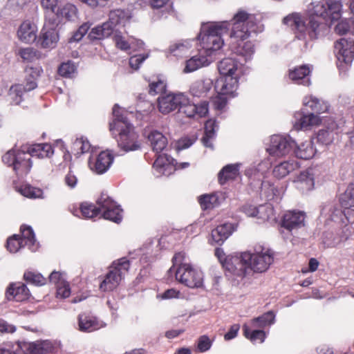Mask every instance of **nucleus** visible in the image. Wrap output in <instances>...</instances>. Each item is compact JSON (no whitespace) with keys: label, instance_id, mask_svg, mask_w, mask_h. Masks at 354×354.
<instances>
[{"label":"nucleus","instance_id":"e433bc0d","mask_svg":"<svg viewBox=\"0 0 354 354\" xmlns=\"http://www.w3.org/2000/svg\"><path fill=\"white\" fill-rule=\"evenodd\" d=\"M239 164H231L225 166L218 174L221 184H224L227 180L234 179L239 174Z\"/></svg>","mask_w":354,"mask_h":354},{"label":"nucleus","instance_id":"20e7f679","mask_svg":"<svg viewBox=\"0 0 354 354\" xmlns=\"http://www.w3.org/2000/svg\"><path fill=\"white\" fill-rule=\"evenodd\" d=\"M113 120L110 123V131L118 132V147L125 152L135 151L140 148L138 141V136L134 130L133 126L126 117L121 113L118 104L113 108Z\"/></svg>","mask_w":354,"mask_h":354},{"label":"nucleus","instance_id":"9b49d317","mask_svg":"<svg viewBox=\"0 0 354 354\" xmlns=\"http://www.w3.org/2000/svg\"><path fill=\"white\" fill-rule=\"evenodd\" d=\"M100 211L105 219L120 223L122 220V209L109 196L102 194L97 201Z\"/></svg>","mask_w":354,"mask_h":354},{"label":"nucleus","instance_id":"13d9d810","mask_svg":"<svg viewBox=\"0 0 354 354\" xmlns=\"http://www.w3.org/2000/svg\"><path fill=\"white\" fill-rule=\"evenodd\" d=\"M149 93L151 95H156L159 93H163L167 87V84L163 80H158V81L152 82L149 85Z\"/></svg>","mask_w":354,"mask_h":354},{"label":"nucleus","instance_id":"4d7b16f0","mask_svg":"<svg viewBox=\"0 0 354 354\" xmlns=\"http://www.w3.org/2000/svg\"><path fill=\"white\" fill-rule=\"evenodd\" d=\"M263 163L261 162L258 165L257 167H250L245 171V175L248 176L250 178L257 179L259 180H261L263 178H264V171H262V167L263 166Z\"/></svg>","mask_w":354,"mask_h":354},{"label":"nucleus","instance_id":"423d86ee","mask_svg":"<svg viewBox=\"0 0 354 354\" xmlns=\"http://www.w3.org/2000/svg\"><path fill=\"white\" fill-rule=\"evenodd\" d=\"M129 19L130 15L127 11L121 9L111 10L109 15V20L93 28L88 34V38L91 41L107 38L113 32L119 31L120 28L124 27Z\"/></svg>","mask_w":354,"mask_h":354},{"label":"nucleus","instance_id":"f03ea898","mask_svg":"<svg viewBox=\"0 0 354 354\" xmlns=\"http://www.w3.org/2000/svg\"><path fill=\"white\" fill-rule=\"evenodd\" d=\"M230 37L233 40L232 51L243 58L250 60L255 52L254 46L251 41H244L252 32L263 31V26L257 21L254 15L240 9L232 19Z\"/></svg>","mask_w":354,"mask_h":354},{"label":"nucleus","instance_id":"4c0bfd02","mask_svg":"<svg viewBox=\"0 0 354 354\" xmlns=\"http://www.w3.org/2000/svg\"><path fill=\"white\" fill-rule=\"evenodd\" d=\"M152 149L157 153L162 151L166 147L167 138L159 131H152L148 136Z\"/></svg>","mask_w":354,"mask_h":354},{"label":"nucleus","instance_id":"4468645a","mask_svg":"<svg viewBox=\"0 0 354 354\" xmlns=\"http://www.w3.org/2000/svg\"><path fill=\"white\" fill-rule=\"evenodd\" d=\"M244 252L240 255L232 256L231 258L226 259L224 263V268L229 273L240 278H243L249 273V263L248 261H244Z\"/></svg>","mask_w":354,"mask_h":354},{"label":"nucleus","instance_id":"b1692460","mask_svg":"<svg viewBox=\"0 0 354 354\" xmlns=\"http://www.w3.org/2000/svg\"><path fill=\"white\" fill-rule=\"evenodd\" d=\"M30 291L25 284L21 282L10 284L6 290V297L8 300L24 301L28 299Z\"/></svg>","mask_w":354,"mask_h":354},{"label":"nucleus","instance_id":"72a5a7b5","mask_svg":"<svg viewBox=\"0 0 354 354\" xmlns=\"http://www.w3.org/2000/svg\"><path fill=\"white\" fill-rule=\"evenodd\" d=\"M28 153L31 157L44 158L50 157L53 153V149L49 144H36L28 149Z\"/></svg>","mask_w":354,"mask_h":354},{"label":"nucleus","instance_id":"6ab92c4d","mask_svg":"<svg viewBox=\"0 0 354 354\" xmlns=\"http://www.w3.org/2000/svg\"><path fill=\"white\" fill-rule=\"evenodd\" d=\"M242 212L248 216H258L263 221H274L275 217L273 208L270 205H261L259 208L252 205H245L241 207Z\"/></svg>","mask_w":354,"mask_h":354},{"label":"nucleus","instance_id":"774afa93","mask_svg":"<svg viewBox=\"0 0 354 354\" xmlns=\"http://www.w3.org/2000/svg\"><path fill=\"white\" fill-rule=\"evenodd\" d=\"M57 294L62 298H67L71 295V289L68 283L65 281L57 287Z\"/></svg>","mask_w":354,"mask_h":354},{"label":"nucleus","instance_id":"c03bdc74","mask_svg":"<svg viewBox=\"0 0 354 354\" xmlns=\"http://www.w3.org/2000/svg\"><path fill=\"white\" fill-rule=\"evenodd\" d=\"M174 160L166 154L158 155L153 163V167L159 174H164L165 167L170 164H174Z\"/></svg>","mask_w":354,"mask_h":354},{"label":"nucleus","instance_id":"6e6552de","mask_svg":"<svg viewBox=\"0 0 354 354\" xmlns=\"http://www.w3.org/2000/svg\"><path fill=\"white\" fill-rule=\"evenodd\" d=\"M243 260L248 261L250 271L263 272L274 261V253L268 248L257 245L253 252H245Z\"/></svg>","mask_w":354,"mask_h":354},{"label":"nucleus","instance_id":"9d476101","mask_svg":"<svg viewBox=\"0 0 354 354\" xmlns=\"http://www.w3.org/2000/svg\"><path fill=\"white\" fill-rule=\"evenodd\" d=\"M334 52L337 65L342 68L349 66L354 59V39L342 38L335 42Z\"/></svg>","mask_w":354,"mask_h":354},{"label":"nucleus","instance_id":"dca6fc26","mask_svg":"<svg viewBox=\"0 0 354 354\" xmlns=\"http://www.w3.org/2000/svg\"><path fill=\"white\" fill-rule=\"evenodd\" d=\"M320 123V118L314 113H305L300 111L294 114L293 126L297 130H308Z\"/></svg>","mask_w":354,"mask_h":354},{"label":"nucleus","instance_id":"c756f323","mask_svg":"<svg viewBox=\"0 0 354 354\" xmlns=\"http://www.w3.org/2000/svg\"><path fill=\"white\" fill-rule=\"evenodd\" d=\"M239 68L238 64L234 58L227 57L221 60L218 65V69L222 77L227 75L238 77L237 71Z\"/></svg>","mask_w":354,"mask_h":354},{"label":"nucleus","instance_id":"aec40b11","mask_svg":"<svg viewBox=\"0 0 354 354\" xmlns=\"http://www.w3.org/2000/svg\"><path fill=\"white\" fill-rule=\"evenodd\" d=\"M37 86L34 81L29 82L24 84H15L10 87L8 97L10 102L15 105H18L23 100V96L25 93L35 89Z\"/></svg>","mask_w":354,"mask_h":354},{"label":"nucleus","instance_id":"f704fd0d","mask_svg":"<svg viewBox=\"0 0 354 354\" xmlns=\"http://www.w3.org/2000/svg\"><path fill=\"white\" fill-rule=\"evenodd\" d=\"M293 148H295L294 152L296 156L301 159L307 160L315 155V151L310 140H306L299 145H297L295 143Z\"/></svg>","mask_w":354,"mask_h":354},{"label":"nucleus","instance_id":"c9c22d12","mask_svg":"<svg viewBox=\"0 0 354 354\" xmlns=\"http://www.w3.org/2000/svg\"><path fill=\"white\" fill-rule=\"evenodd\" d=\"M57 11L55 14L57 18L68 21H75L77 18V8L72 3H66Z\"/></svg>","mask_w":354,"mask_h":354},{"label":"nucleus","instance_id":"bf43d9fd","mask_svg":"<svg viewBox=\"0 0 354 354\" xmlns=\"http://www.w3.org/2000/svg\"><path fill=\"white\" fill-rule=\"evenodd\" d=\"M91 24L88 22L84 23L81 25L77 31L74 32L73 36L69 39L70 43L76 42L80 41L82 37L88 32L90 29Z\"/></svg>","mask_w":354,"mask_h":354},{"label":"nucleus","instance_id":"864d4df0","mask_svg":"<svg viewBox=\"0 0 354 354\" xmlns=\"http://www.w3.org/2000/svg\"><path fill=\"white\" fill-rule=\"evenodd\" d=\"M24 279L26 282L35 285V286H42L44 285L46 282V279L44 278L39 273H35L32 272H27L24 274Z\"/></svg>","mask_w":354,"mask_h":354},{"label":"nucleus","instance_id":"f3484780","mask_svg":"<svg viewBox=\"0 0 354 354\" xmlns=\"http://www.w3.org/2000/svg\"><path fill=\"white\" fill-rule=\"evenodd\" d=\"M19 350L24 354H46L53 351V344L48 340L36 342H19Z\"/></svg>","mask_w":354,"mask_h":354},{"label":"nucleus","instance_id":"09e8293b","mask_svg":"<svg viewBox=\"0 0 354 354\" xmlns=\"http://www.w3.org/2000/svg\"><path fill=\"white\" fill-rule=\"evenodd\" d=\"M341 204L343 207L349 209V207H354V185L348 186L344 196L341 198Z\"/></svg>","mask_w":354,"mask_h":354},{"label":"nucleus","instance_id":"3c124183","mask_svg":"<svg viewBox=\"0 0 354 354\" xmlns=\"http://www.w3.org/2000/svg\"><path fill=\"white\" fill-rule=\"evenodd\" d=\"M277 190L274 185L268 180H263L261 187V195L266 200L269 201L273 198L276 195Z\"/></svg>","mask_w":354,"mask_h":354},{"label":"nucleus","instance_id":"5701e85b","mask_svg":"<svg viewBox=\"0 0 354 354\" xmlns=\"http://www.w3.org/2000/svg\"><path fill=\"white\" fill-rule=\"evenodd\" d=\"M306 214L301 211H289L286 213L282 220V227L291 231L304 225Z\"/></svg>","mask_w":354,"mask_h":354},{"label":"nucleus","instance_id":"2eb2a0df","mask_svg":"<svg viewBox=\"0 0 354 354\" xmlns=\"http://www.w3.org/2000/svg\"><path fill=\"white\" fill-rule=\"evenodd\" d=\"M113 161V156L108 151L100 153L95 157H91L88 160L90 169L97 174L105 173L111 167Z\"/></svg>","mask_w":354,"mask_h":354},{"label":"nucleus","instance_id":"f257e3e1","mask_svg":"<svg viewBox=\"0 0 354 354\" xmlns=\"http://www.w3.org/2000/svg\"><path fill=\"white\" fill-rule=\"evenodd\" d=\"M324 3H317L313 8V15L293 13L286 17L283 21L292 30L295 37L304 41L307 48L308 43L317 38L319 33V23L317 18H328L331 21L340 17L342 0H324Z\"/></svg>","mask_w":354,"mask_h":354},{"label":"nucleus","instance_id":"39448f33","mask_svg":"<svg viewBox=\"0 0 354 354\" xmlns=\"http://www.w3.org/2000/svg\"><path fill=\"white\" fill-rule=\"evenodd\" d=\"M173 266L168 272L174 273L177 281L189 288H198L203 284V275L201 270L187 262L184 252H178L173 257Z\"/></svg>","mask_w":354,"mask_h":354},{"label":"nucleus","instance_id":"6e6d98bb","mask_svg":"<svg viewBox=\"0 0 354 354\" xmlns=\"http://www.w3.org/2000/svg\"><path fill=\"white\" fill-rule=\"evenodd\" d=\"M26 84L29 82L34 81L36 84V80L41 73H43V69L40 66H36L35 67H27L26 68Z\"/></svg>","mask_w":354,"mask_h":354},{"label":"nucleus","instance_id":"7ed1b4c3","mask_svg":"<svg viewBox=\"0 0 354 354\" xmlns=\"http://www.w3.org/2000/svg\"><path fill=\"white\" fill-rule=\"evenodd\" d=\"M230 21L207 22L203 24L198 35V40L201 46V51L212 58L224 45L222 38L226 33Z\"/></svg>","mask_w":354,"mask_h":354},{"label":"nucleus","instance_id":"8fccbe9b","mask_svg":"<svg viewBox=\"0 0 354 354\" xmlns=\"http://www.w3.org/2000/svg\"><path fill=\"white\" fill-rule=\"evenodd\" d=\"M80 212L84 218H92L100 212V206L97 208L93 204L84 203L80 206Z\"/></svg>","mask_w":354,"mask_h":354},{"label":"nucleus","instance_id":"ddd939ff","mask_svg":"<svg viewBox=\"0 0 354 354\" xmlns=\"http://www.w3.org/2000/svg\"><path fill=\"white\" fill-rule=\"evenodd\" d=\"M294 146L295 142L290 138L274 135L267 151L271 156H283L288 154Z\"/></svg>","mask_w":354,"mask_h":354},{"label":"nucleus","instance_id":"c85d7f7f","mask_svg":"<svg viewBox=\"0 0 354 354\" xmlns=\"http://www.w3.org/2000/svg\"><path fill=\"white\" fill-rule=\"evenodd\" d=\"M295 183L296 187L302 192L312 190L315 185L312 170L308 169L301 172Z\"/></svg>","mask_w":354,"mask_h":354},{"label":"nucleus","instance_id":"7c9ffc66","mask_svg":"<svg viewBox=\"0 0 354 354\" xmlns=\"http://www.w3.org/2000/svg\"><path fill=\"white\" fill-rule=\"evenodd\" d=\"M234 229L231 223L218 225L212 231V241L221 245L232 233Z\"/></svg>","mask_w":354,"mask_h":354},{"label":"nucleus","instance_id":"ea45409f","mask_svg":"<svg viewBox=\"0 0 354 354\" xmlns=\"http://www.w3.org/2000/svg\"><path fill=\"white\" fill-rule=\"evenodd\" d=\"M221 198L217 194H204L198 198V203L203 209H212L221 204Z\"/></svg>","mask_w":354,"mask_h":354},{"label":"nucleus","instance_id":"f8f14e48","mask_svg":"<svg viewBox=\"0 0 354 354\" xmlns=\"http://www.w3.org/2000/svg\"><path fill=\"white\" fill-rule=\"evenodd\" d=\"M187 102V96L182 93L162 95L158 98V110L162 114L179 111L180 104Z\"/></svg>","mask_w":354,"mask_h":354},{"label":"nucleus","instance_id":"69168bd1","mask_svg":"<svg viewBox=\"0 0 354 354\" xmlns=\"http://www.w3.org/2000/svg\"><path fill=\"white\" fill-rule=\"evenodd\" d=\"M148 57V53L132 56L129 59V65L132 68L137 70L139 68L140 64Z\"/></svg>","mask_w":354,"mask_h":354},{"label":"nucleus","instance_id":"0e129e2a","mask_svg":"<svg viewBox=\"0 0 354 354\" xmlns=\"http://www.w3.org/2000/svg\"><path fill=\"white\" fill-rule=\"evenodd\" d=\"M18 158V151L14 149L8 151L2 157L3 162L8 166H12L14 168L15 163Z\"/></svg>","mask_w":354,"mask_h":354},{"label":"nucleus","instance_id":"cd10ccee","mask_svg":"<svg viewBox=\"0 0 354 354\" xmlns=\"http://www.w3.org/2000/svg\"><path fill=\"white\" fill-rule=\"evenodd\" d=\"M30 153L18 151V158L14 166V171L18 175H24L29 172L32 167Z\"/></svg>","mask_w":354,"mask_h":354},{"label":"nucleus","instance_id":"1a4fd4ad","mask_svg":"<svg viewBox=\"0 0 354 354\" xmlns=\"http://www.w3.org/2000/svg\"><path fill=\"white\" fill-rule=\"evenodd\" d=\"M57 20L55 17H45V23L38 37V45L43 48L53 49L55 48L59 39L57 29Z\"/></svg>","mask_w":354,"mask_h":354},{"label":"nucleus","instance_id":"473e14b6","mask_svg":"<svg viewBox=\"0 0 354 354\" xmlns=\"http://www.w3.org/2000/svg\"><path fill=\"white\" fill-rule=\"evenodd\" d=\"M299 167V165L297 160H286L274 167L273 174L277 178H283Z\"/></svg>","mask_w":354,"mask_h":354},{"label":"nucleus","instance_id":"a18cd8bd","mask_svg":"<svg viewBox=\"0 0 354 354\" xmlns=\"http://www.w3.org/2000/svg\"><path fill=\"white\" fill-rule=\"evenodd\" d=\"M244 335L249 339L252 342L262 343L266 338V333L262 330H254L251 331L247 326H243Z\"/></svg>","mask_w":354,"mask_h":354},{"label":"nucleus","instance_id":"5fc2aeb1","mask_svg":"<svg viewBox=\"0 0 354 354\" xmlns=\"http://www.w3.org/2000/svg\"><path fill=\"white\" fill-rule=\"evenodd\" d=\"M24 246L25 245L23 243V240L20 239V236L19 235H14L12 237H10L7 241L6 247L10 252L15 253L21 248Z\"/></svg>","mask_w":354,"mask_h":354},{"label":"nucleus","instance_id":"603ef678","mask_svg":"<svg viewBox=\"0 0 354 354\" xmlns=\"http://www.w3.org/2000/svg\"><path fill=\"white\" fill-rule=\"evenodd\" d=\"M73 147L77 153L81 154L88 152L91 148L89 141L83 137L77 138L73 142Z\"/></svg>","mask_w":354,"mask_h":354},{"label":"nucleus","instance_id":"58836bf2","mask_svg":"<svg viewBox=\"0 0 354 354\" xmlns=\"http://www.w3.org/2000/svg\"><path fill=\"white\" fill-rule=\"evenodd\" d=\"M21 231L20 239L23 240V243L30 250L35 251L38 248V243L36 241L32 229L29 226H24L21 227Z\"/></svg>","mask_w":354,"mask_h":354},{"label":"nucleus","instance_id":"412c9836","mask_svg":"<svg viewBox=\"0 0 354 354\" xmlns=\"http://www.w3.org/2000/svg\"><path fill=\"white\" fill-rule=\"evenodd\" d=\"M218 93L234 97L238 88V77L227 75L218 79L215 85Z\"/></svg>","mask_w":354,"mask_h":354},{"label":"nucleus","instance_id":"a211bd4d","mask_svg":"<svg viewBox=\"0 0 354 354\" xmlns=\"http://www.w3.org/2000/svg\"><path fill=\"white\" fill-rule=\"evenodd\" d=\"M180 104L179 111L188 118H200L206 116L208 113V103L202 102L196 104L191 103L187 97V102Z\"/></svg>","mask_w":354,"mask_h":354},{"label":"nucleus","instance_id":"37998d69","mask_svg":"<svg viewBox=\"0 0 354 354\" xmlns=\"http://www.w3.org/2000/svg\"><path fill=\"white\" fill-rule=\"evenodd\" d=\"M274 315L272 312L269 311L263 315L254 318L252 320L254 327L263 328L266 326L271 325L274 322Z\"/></svg>","mask_w":354,"mask_h":354},{"label":"nucleus","instance_id":"0eeeda50","mask_svg":"<svg viewBox=\"0 0 354 354\" xmlns=\"http://www.w3.org/2000/svg\"><path fill=\"white\" fill-rule=\"evenodd\" d=\"M129 266V260L124 257L113 261L100 284V290L107 292L115 289L128 272Z\"/></svg>","mask_w":354,"mask_h":354},{"label":"nucleus","instance_id":"4be33fe9","mask_svg":"<svg viewBox=\"0 0 354 354\" xmlns=\"http://www.w3.org/2000/svg\"><path fill=\"white\" fill-rule=\"evenodd\" d=\"M37 26L33 21L25 20L18 28L17 36L21 41L30 44L37 39Z\"/></svg>","mask_w":354,"mask_h":354},{"label":"nucleus","instance_id":"a878e982","mask_svg":"<svg viewBox=\"0 0 354 354\" xmlns=\"http://www.w3.org/2000/svg\"><path fill=\"white\" fill-rule=\"evenodd\" d=\"M212 61V59L211 57L200 50L199 55L193 56L187 61L183 71L185 73L194 72L201 67L208 66Z\"/></svg>","mask_w":354,"mask_h":354},{"label":"nucleus","instance_id":"49530a36","mask_svg":"<svg viewBox=\"0 0 354 354\" xmlns=\"http://www.w3.org/2000/svg\"><path fill=\"white\" fill-rule=\"evenodd\" d=\"M191 46L188 41L176 43L170 46L169 52L174 56L181 57L189 52Z\"/></svg>","mask_w":354,"mask_h":354},{"label":"nucleus","instance_id":"a19ab883","mask_svg":"<svg viewBox=\"0 0 354 354\" xmlns=\"http://www.w3.org/2000/svg\"><path fill=\"white\" fill-rule=\"evenodd\" d=\"M18 55L24 62H32L41 57V53L32 47L19 49Z\"/></svg>","mask_w":354,"mask_h":354},{"label":"nucleus","instance_id":"338daca9","mask_svg":"<svg viewBox=\"0 0 354 354\" xmlns=\"http://www.w3.org/2000/svg\"><path fill=\"white\" fill-rule=\"evenodd\" d=\"M212 104L215 109L222 111L227 104L226 95L218 93L212 99Z\"/></svg>","mask_w":354,"mask_h":354},{"label":"nucleus","instance_id":"de8ad7c7","mask_svg":"<svg viewBox=\"0 0 354 354\" xmlns=\"http://www.w3.org/2000/svg\"><path fill=\"white\" fill-rule=\"evenodd\" d=\"M112 34L113 35V41L118 48L122 50H127L131 48V37L127 40L120 30L113 32Z\"/></svg>","mask_w":354,"mask_h":354},{"label":"nucleus","instance_id":"2f4dec72","mask_svg":"<svg viewBox=\"0 0 354 354\" xmlns=\"http://www.w3.org/2000/svg\"><path fill=\"white\" fill-rule=\"evenodd\" d=\"M79 329L82 332H91L102 328L104 324L100 322L95 317L86 315L79 316Z\"/></svg>","mask_w":354,"mask_h":354},{"label":"nucleus","instance_id":"bb28decb","mask_svg":"<svg viewBox=\"0 0 354 354\" xmlns=\"http://www.w3.org/2000/svg\"><path fill=\"white\" fill-rule=\"evenodd\" d=\"M303 105L310 108L315 114H321L328 111V104L312 95H306L303 99Z\"/></svg>","mask_w":354,"mask_h":354},{"label":"nucleus","instance_id":"393cba45","mask_svg":"<svg viewBox=\"0 0 354 354\" xmlns=\"http://www.w3.org/2000/svg\"><path fill=\"white\" fill-rule=\"evenodd\" d=\"M311 68L308 65H302L290 70L289 78L296 84L309 86L310 84V74Z\"/></svg>","mask_w":354,"mask_h":354},{"label":"nucleus","instance_id":"680f3d73","mask_svg":"<svg viewBox=\"0 0 354 354\" xmlns=\"http://www.w3.org/2000/svg\"><path fill=\"white\" fill-rule=\"evenodd\" d=\"M60 1L61 0H41V6L46 12H50L55 15L59 8L58 5Z\"/></svg>","mask_w":354,"mask_h":354},{"label":"nucleus","instance_id":"e2e57ef3","mask_svg":"<svg viewBox=\"0 0 354 354\" xmlns=\"http://www.w3.org/2000/svg\"><path fill=\"white\" fill-rule=\"evenodd\" d=\"M317 141L324 145H329L333 140V134L328 130H319L317 133Z\"/></svg>","mask_w":354,"mask_h":354},{"label":"nucleus","instance_id":"79ce46f5","mask_svg":"<svg viewBox=\"0 0 354 354\" xmlns=\"http://www.w3.org/2000/svg\"><path fill=\"white\" fill-rule=\"evenodd\" d=\"M17 192L21 195L30 198H39L43 197L41 189L33 187L29 185H22L17 187Z\"/></svg>","mask_w":354,"mask_h":354},{"label":"nucleus","instance_id":"052dcab7","mask_svg":"<svg viewBox=\"0 0 354 354\" xmlns=\"http://www.w3.org/2000/svg\"><path fill=\"white\" fill-rule=\"evenodd\" d=\"M76 66L71 62L63 63L59 67V74L63 77H71L75 73Z\"/></svg>","mask_w":354,"mask_h":354}]
</instances>
